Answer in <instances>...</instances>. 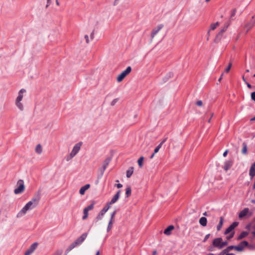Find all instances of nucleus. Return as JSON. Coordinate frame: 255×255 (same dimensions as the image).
<instances>
[{
    "instance_id": "obj_1",
    "label": "nucleus",
    "mask_w": 255,
    "mask_h": 255,
    "mask_svg": "<svg viewBox=\"0 0 255 255\" xmlns=\"http://www.w3.org/2000/svg\"><path fill=\"white\" fill-rule=\"evenodd\" d=\"M37 206L31 201H29L27 204L22 208V209L17 213L16 217L17 218H20L23 216L29 210H31L35 208Z\"/></svg>"
},
{
    "instance_id": "obj_2",
    "label": "nucleus",
    "mask_w": 255,
    "mask_h": 255,
    "mask_svg": "<svg viewBox=\"0 0 255 255\" xmlns=\"http://www.w3.org/2000/svg\"><path fill=\"white\" fill-rule=\"evenodd\" d=\"M26 92V90L22 89L18 92V95L15 101V105L16 107L20 110H23V104L21 103L23 99V94Z\"/></svg>"
},
{
    "instance_id": "obj_3",
    "label": "nucleus",
    "mask_w": 255,
    "mask_h": 255,
    "mask_svg": "<svg viewBox=\"0 0 255 255\" xmlns=\"http://www.w3.org/2000/svg\"><path fill=\"white\" fill-rule=\"evenodd\" d=\"M26 92V90L22 89L18 92V95L15 101V105L16 107L20 110H23V104L21 103L23 99V94Z\"/></svg>"
},
{
    "instance_id": "obj_4",
    "label": "nucleus",
    "mask_w": 255,
    "mask_h": 255,
    "mask_svg": "<svg viewBox=\"0 0 255 255\" xmlns=\"http://www.w3.org/2000/svg\"><path fill=\"white\" fill-rule=\"evenodd\" d=\"M81 143L78 142L74 145L72 151L66 157V160L67 161L73 158L78 153L81 148Z\"/></svg>"
},
{
    "instance_id": "obj_5",
    "label": "nucleus",
    "mask_w": 255,
    "mask_h": 255,
    "mask_svg": "<svg viewBox=\"0 0 255 255\" xmlns=\"http://www.w3.org/2000/svg\"><path fill=\"white\" fill-rule=\"evenodd\" d=\"M17 186L18 187L14 189V193L15 194L22 193L25 189L23 181L21 179H19L17 182Z\"/></svg>"
},
{
    "instance_id": "obj_6",
    "label": "nucleus",
    "mask_w": 255,
    "mask_h": 255,
    "mask_svg": "<svg viewBox=\"0 0 255 255\" xmlns=\"http://www.w3.org/2000/svg\"><path fill=\"white\" fill-rule=\"evenodd\" d=\"M131 71V68L130 66H128L127 69L123 71L120 75L118 76L117 80L118 82H121L126 76H127Z\"/></svg>"
},
{
    "instance_id": "obj_7",
    "label": "nucleus",
    "mask_w": 255,
    "mask_h": 255,
    "mask_svg": "<svg viewBox=\"0 0 255 255\" xmlns=\"http://www.w3.org/2000/svg\"><path fill=\"white\" fill-rule=\"evenodd\" d=\"M111 160V158L110 157L107 158L103 162L102 167L99 168V170L101 173V176H102L104 174V173L109 164L110 161Z\"/></svg>"
},
{
    "instance_id": "obj_8",
    "label": "nucleus",
    "mask_w": 255,
    "mask_h": 255,
    "mask_svg": "<svg viewBox=\"0 0 255 255\" xmlns=\"http://www.w3.org/2000/svg\"><path fill=\"white\" fill-rule=\"evenodd\" d=\"M41 199V192L40 190H38L36 192L33 198L30 200L32 202L34 203V204L36 205L37 206H38L39 201Z\"/></svg>"
},
{
    "instance_id": "obj_9",
    "label": "nucleus",
    "mask_w": 255,
    "mask_h": 255,
    "mask_svg": "<svg viewBox=\"0 0 255 255\" xmlns=\"http://www.w3.org/2000/svg\"><path fill=\"white\" fill-rule=\"evenodd\" d=\"M222 238H215L213 241V246L214 247L217 248L219 250L222 249Z\"/></svg>"
},
{
    "instance_id": "obj_10",
    "label": "nucleus",
    "mask_w": 255,
    "mask_h": 255,
    "mask_svg": "<svg viewBox=\"0 0 255 255\" xmlns=\"http://www.w3.org/2000/svg\"><path fill=\"white\" fill-rule=\"evenodd\" d=\"M249 243L246 241H242L238 246H236V251L238 252H242L244 248L248 246Z\"/></svg>"
},
{
    "instance_id": "obj_11",
    "label": "nucleus",
    "mask_w": 255,
    "mask_h": 255,
    "mask_svg": "<svg viewBox=\"0 0 255 255\" xmlns=\"http://www.w3.org/2000/svg\"><path fill=\"white\" fill-rule=\"evenodd\" d=\"M110 206L109 205H107L103 208V209L100 211L99 215L97 216L96 219L97 220H100L102 219V217L106 213V212L110 209Z\"/></svg>"
},
{
    "instance_id": "obj_12",
    "label": "nucleus",
    "mask_w": 255,
    "mask_h": 255,
    "mask_svg": "<svg viewBox=\"0 0 255 255\" xmlns=\"http://www.w3.org/2000/svg\"><path fill=\"white\" fill-rule=\"evenodd\" d=\"M239 225V223L237 222H234L225 231V235H227L231 232H233V230Z\"/></svg>"
},
{
    "instance_id": "obj_13",
    "label": "nucleus",
    "mask_w": 255,
    "mask_h": 255,
    "mask_svg": "<svg viewBox=\"0 0 255 255\" xmlns=\"http://www.w3.org/2000/svg\"><path fill=\"white\" fill-rule=\"evenodd\" d=\"M255 24V16H253L252 17V20L247 22L246 24L245 25V27L247 28V31L246 32H248V31L251 29Z\"/></svg>"
},
{
    "instance_id": "obj_14",
    "label": "nucleus",
    "mask_w": 255,
    "mask_h": 255,
    "mask_svg": "<svg viewBox=\"0 0 255 255\" xmlns=\"http://www.w3.org/2000/svg\"><path fill=\"white\" fill-rule=\"evenodd\" d=\"M38 246V244L37 243H34L32 244L29 248L24 253V255H31L36 249Z\"/></svg>"
},
{
    "instance_id": "obj_15",
    "label": "nucleus",
    "mask_w": 255,
    "mask_h": 255,
    "mask_svg": "<svg viewBox=\"0 0 255 255\" xmlns=\"http://www.w3.org/2000/svg\"><path fill=\"white\" fill-rule=\"evenodd\" d=\"M121 190H119L117 193L114 196V197L112 198L110 202H108L107 203L108 205H109L110 206L111 205L115 203L119 199V197L120 196L121 194Z\"/></svg>"
},
{
    "instance_id": "obj_16",
    "label": "nucleus",
    "mask_w": 255,
    "mask_h": 255,
    "mask_svg": "<svg viewBox=\"0 0 255 255\" xmlns=\"http://www.w3.org/2000/svg\"><path fill=\"white\" fill-rule=\"evenodd\" d=\"M88 234L87 233H83L79 238H78L75 242V244L78 245L81 244L87 237Z\"/></svg>"
},
{
    "instance_id": "obj_17",
    "label": "nucleus",
    "mask_w": 255,
    "mask_h": 255,
    "mask_svg": "<svg viewBox=\"0 0 255 255\" xmlns=\"http://www.w3.org/2000/svg\"><path fill=\"white\" fill-rule=\"evenodd\" d=\"M163 27V25H162V24H160L159 25H158L156 27L154 28L153 30H152V32L151 33V38L152 39L154 36L158 32V31L161 29L162 28V27Z\"/></svg>"
},
{
    "instance_id": "obj_18",
    "label": "nucleus",
    "mask_w": 255,
    "mask_h": 255,
    "mask_svg": "<svg viewBox=\"0 0 255 255\" xmlns=\"http://www.w3.org/2000/svg\"><path fill=\"white\" fill-rule=\"evenodd\" d=\"M233 161L232 160H228L226 161L224 163V165L223 166V168L225 171H228L232 166Z\"/></svg>"
},
{
    "instance_id": "obj_19",
    "label": "nucleus",
    "mask_w": 255,
    "mask_h": 255,
    "mask_svg": "<svg viewBox=\"0 0 255 255\" xmlns=\"http://www.w3.org/2000/svg\"><path fill=\"white\" fill-rule=\"evenodd\" d=\"M174 226L173 225L169 226L164 231V234L167 236H169L171 234V231L174 229Z\"/></svg>"
},
{
    "instance_id": "obj_20",
    "label": "nucleus",
    "mask_w": 255,
    "mask_h": 255,
    "mask_svg": "<svg viewBox=\"0 0 255 255\" xmlns=\"http://www.w3.org/2000/svg\"><path fill=\"white\" fill-rule=\"evenodd\" d=\"M249 211V209L248 208H244L242 211H241L239 214V217L240 219L243 218L245 216H246Z\"/></svg>"
},
{
    "instance_id": "obj_21",
    "label": "nucleus",
    "mask_w": 255,
    "mask_h": 255,
    "mask_svg": "<svg viewBox=\"0 0 255 255\" xmlns=\"http://www.w3.org/2000/svg\"><path fill=\"white\" fill-rule=\"evenodd\" d=\"M90 187V185L89 184H86L85 185L82 186L80 190H79V193L81 195H84L85 193V191L87 190Z\"/></svg>"
},
{
    "instance_id": "obj_22",
    "label": "nucleus",
    "mask_w": 255,
    "mask_h": 255,
    "mask_svg": "<svg viewBox=\"0 0 255 255\" xmlns=\"http://www.w3.org/2000/svg\"><path fill=\"white\" fill-rule=\"evenodd\" d=\"M200 224L203 226L205 227L207 225V220L206 217H202L199 220Z\"/></svg>"
},
{
    "instance_id": "obj_23",
    "label": "nucleus",
    "mask_w": 255,
    "mask_h": 255,
    "mask_svg": "<svg viewBox=\"0 0 255 255\" xmlns=\"http://www.w3.org/2000/svg\"><path fill=\"white\" fill-rule=\"evenodd\" d=\"M249 175L251 179H253L255 176V167L252 165L250 169Z\"/></svg>"
},
{
    "instance_id": "obj_24",
    "label": "nucleus",
    "mask_w": 255,
    "mask_h": 255,
    "mask_svg": "<svg viewBox=\"0 0 255 255\" xmlns=\"http://www.w3.org/2000/svg\"><path fill=\"white\" fill-rule=\"evenodd\" d=\"M134 168L133 167H130L126 172V176L127 178H130L133 172Z\"/></svg>"
},
{
    "instance_id": "obj_25",
    "label": "nucleus",
    "mask_w": 255,
    "mask_h": 255,
    "mask_svg": "<svg viewBox=\"0 0 255 255\" xmlns=\"http://www.w3.org/2000/svg\"><path fill=\"white\" fill-rule=\"evenodd\" d=\"M35 151L37 153L39 154H40L42 152L43 150L41 144H38L36 145Z\"/></svg>"
},
{
    "instance_id": "obj_26",
    "label": "nucleus",
    "mask_w": 255,
    "mask_h": 255,
    "mask_svg": "<svg viewBox=\"0 0 255 255\" xmlns=\"http://www.w3.org/2000/svg\"><path fill=\"white\" fill-rule=\"evenodd\" d=\"M248 235V233L245 231L242 232L241 234L239 236L238 238V240H240L245 237H246Z\"/></svg>"
},
{
    "instance_id": "obj_27",
    "label": "nucleus",
    "mask_w": 255,
    "mask_h": 255,
    "mask_svg": "<svg viewBox=\"0 0 255 255\" xmlns=\"http://www.w3.org/2000/svg\"><path fill=\"white\" fill-rule=\"evenodd\" d=\"M223 218L222 217H221L220 218V221H219V224L218 225L217 227V229L218 231H220V229H221L222 226H223Z\"/></svg>"
},
{
    "instance_id": "obj_28",
    "label": "nucleus",
    "mask_w": 255,
    "mask_h": 255,
    "mask_svg": "<svg viewBox=\"0 0 255 255\" xmlns=\"http://www.w3.org/2000/svg\"><path fill=\"white\" fill-rule=\"evenodd\" d=\"M223 34V33H221V31L218 33L215 39V42H218L219 41H220L222 37Z\"/></svg>"
},
{
    "instance_id": "obj_29",
    "label": "nucleus",
    "mask_w": 255,
    "mask_h": 255,
    "mask_svg": "<svg viewBox=\"0 0 255 255\" xmlns=\"http://www.w3.org/2000/svg\"><path fill=\"white\" fill-rule=\"evenodd\" d=\"M242 153L244 154H246L247 153V145L245 142L243 143Z\"/></svg>"
},
{
    "instance_id": "obj_30",
    "label": "nucleus",
    "mask_w": 255,
    "mask_h": 255,
    "mask_svg": "<svg viewBox=\"0 0 255 255\" xmlns=\"http://www.w3.org/2000/svg\"><path fill=\"white\" fill-rule=\"evenodd\" d=\"M219 25V22H216V23H212L211 24V28H210V29L208 31V34H209V32H210V30H215L216 28V27L217 26H218Z\"/></svg>"
},
{
    "instance_id": "obj_31",
    "label": "nucleus",
    "mask_w": 255,
    "mask_h": 255,
    "mask_svg": "<svg viewBox=\"0 0 255 255\" xmlns=\"http://www.w3.org/2000/svg\"><path fill=\"white\" fill-rule=\"evenodd\" d=\"M88 211L87 209H86L85 208L83 210V213H84V215L82 217V219L83 220H86L88 217Z\"/></svg>"
},
{
    "instance_id": "obj_32",
    "label": "nucleus",
    "mask_w": 255,
    "mask_h": 255,
    "mask_svg": "<svg viewBox=\"0 0 255 255\" xmlns=\"http://www.w3.org/2000/svg\"><path fill=\"white\" fill-rule=\"evenodd\" d=\"M114 222V221L111 220L109 222L108 226L107 227V232H109L112 229V228L113 227V224Z\"/></svg>"
},
{
    "instance_id": "obj_33",
    "label": "nucleus",
    "mask_w": 255,
    "mask_h": 255,
    "mask_svg": "<svg viewBox=\"0 0 255 255\" xmlns=\"http://www.w3.org/2000/svg\"><path fill=\"white\" fill-rule=\"evenodd\" d=\"M173 76V73L172 72L168 73L166 76L164 78V80L165 81H167L169 78H171Z\"/></svg>"
},
{
    "instance_id": "obj_34",
    "label": "nucleus",
    "mask_w": 255,
    "mask_h": 255,
    "mask_svg": "<svg viewBox=\"0 0 255 255\" xmlns=\"http://www.w3.org/2000/svg\"><path fill=\"white\" fill-rule=\"evenodd\" d=\"M131 192V188L130 187H127L126 189V194L127 195V197H128L129 196H130Z\"/></svg>"
},
{
    "instance_id": "obj_35",
    "label": "nucleus",
    "mask_w": 255,
    "mask_h": 255,
    "mask_svg": "<svg viewBox=\"0 0 255 255\" xmlns=\"http://www.w3.org/2000/svg\"><path fill=\"white\" fill-rule=\"evenodd\" d=\"M143 159H144V157L143 156L140 157L138 159V161H137L138 164L139 166L140 167H142V165H143L142 162H143Z\"/></svg>"
},
{
    "instance_id": "obj_36",
    "label": "nucleus",
    "mask_w": 255,
    "mask_h": 255,
    "mask_svg": "<svg viewBox=\"0 0 255 255\" xmlns=\"http://www.w3.org/2000/svg\"><path fill=\"white\" fill-rule=\"evenodd\" d=\"M228 252L229 251L227 250V249H224L223 251H222L221 253H219V255H227V254H228Z\"/></svg>"
},
{
    "instance_id": "obj_37",
    "label": "nucleus",
    "mask_w": 255,
    "mask_h": 255,
    "mask_svg": "<svg viewBox=\"0 0 255 255\" xmlns=\"http://www.w3.org/2000/svg\"><path fill=\"white\" fill-rule=\"evenodd\" d=\"M78 245L77 244H75V242H74L73 243H72L69 247V250H71L73 249L74 248H75L76 246Z\"/></svg>"
},
{
    "instance_id": "obj_38",
    "label": "nucleus",
    "mask_w": 255,
    "mask_h": 255,
    "mask_svg": "<svg viewBox=\"0 0 255 255\" xmlns=\"http://www.w3.org/2000/svg\"><path fill=\"white\" fill-rule=\"evenodd\" d=\"M116 213H117L116 210H115L111 213V219H110L111 220L114 221V217H115V215L116 214Z\"/></svg>"
},
{
    "instance_id": "obj_39",
    "label": "nucleus",
    "mask_w": 255,
    "mask_h": 255,
    "mask_svg": "<svg viewBox=\"0 0 255 255\" xmlns=\"http://www.w3.org/2000/svg\"><path fill=\"white\" fill-rule=\"evenodd\" d=\"M227 250L229 251V252H230V251H231V250L234 249L235 250H236V246H229L227 248Z\"/></svg>"
},
{
    "instance_id": "obj_40",
    "label": "nucleus",
    "mask_w": 255,
    "mask_h": 255,
    "mask_svg": "<svg viewBox=\"0 0 255 255\" xmlns=\"http://www.w3.org/2000/svg\"><path fill=\"white\" fill-rule=\"evenodd\" d=\"M234 234H235L234 231L231 232V233H230V234L226 237L227 239L228 240H230L234 237Z\"/></svg>"
},
{
    "instance_id": "obj_41",
    "label": "nucleus",
    "mask_w": 255,
    "mask_h": 255,
    "mask_svg": "<svg viewBox=\"0 0 255 255\" xmlns=\"http://www.w3.org/2000/svg\"><path fill=\"white\" fill-rule=\"evenodd\" d=\"M230 25V23H228L224 27V28L221 30V33H224V32H225L227 28H228V27Z\"/></svg>"
},
{
    "instance_id": "obj_42",
    "label": "nucleus",
    "mask_w": 255,
    "mask_h": 255,
    "mask_svg": "<svg viewBox=\"0 0 255 255\" xmlns=\"http://www.w3.org/2000/svg\"><path fill=\"white\" fill-rule=\"evenodd\" d=\"M94 208V204H91L88 206L87 207L85 208L86 209H87L88 211L91 210Z\"/></svg>"
},
{
    "instance_id": "obj_43",
    "label": "nucleus",
    "mask_w": 255,
    "mask_h": 255,
    "mask_svg": "<svg viewBox=\"0 0 255 255\" xmlns=\"http://www.w3.org/2000/svg\"><path fill=\"white\" fill-rule=\"evenodd\" d=\"M161 144H159L155 149H154V153H156L158 152L160 148L161 147Z\"/></svg>"
},
{
    "instance_id": "obj_44",
    "label": "nucleus",
    "mask_w": 255,
    "mask_h": 255,
    "mask_svg": "<svg viewBox=\"0 0 255 255\" xmlns=\"http://www.w3.org/2000/svg\"><path fill=\"white\" fill-rule=\"evenodd\" d=\"M231 67H232V63H230L228 66L225 69V72L226 73H228L230 71Z\"/></svg>"
},
{
    "instance_id": "obj_45",
    "label": "nucleus",
    "mask_w": 255,
    "mask_h": 255,
    "mask_svg": "<svg viewBox=\"0 0 255 255\" xmlns=\"http://www.w3.org/2000/svg\"><path fill=\"white\" fill-rule=\"evenodd\" d=\"M118 99H114L111 103V105L113 106H114L116 103L118 102Z\"/></svg>"
},
{
    "instance_id": "obj_46",
    "label": "nucleus",
    "mask_w": 255,
    "mask_h": 255,
    "mask_svg": "<svg viewBox=\"0 0 255 255\" xmlns=\"http://www.w3.org/2000/svg\"><path fill=\"white\" fill-rule=\"evenodd\" d=\"M196 104L198 106L201 107L203 105V103L202 101L199 100L196 102Z\"/></svg>"
},
{
    "instance_id": "obj_47",
    "label": "nucleus",
    "mask_w": 255,
    "mask_h": 255,
    "mask_svg": "<svg viewBox=\"0 0 255 255\" xmlns=\"http://www.w3.org/2000/svg\"><path fill=\"white\" fill-rule=\"evenodd\" d=\"M236 12V9H234L232 10V13H231V18H232L233 16H234L235 15Z\"/></svg>"
},
{
    "instance_id": "obj_48",
    "label": "nucleus",
    "mask_w": 255,
    "mask_h": 255,
    "mask_svg": "<svg viewBox=\"0 0 255 255\" xmlns=\"http://www.w3.org/2000/svg\"><path fill=\"white\" fill-rule=\"evenodd\" d=\"M228 244V242H227V241H225V242H223L222 241V249L225 247V246H227Z\"/></svg>"
},
{
    "instance_id": "obj_49",
    "label": "nucleus",
    "mask_w": 255,
    "mask_h": 255,
    "mask_svg": "<svg viewBox=\"0 0 255 255\" xmlns=\"http://www.w3.org/2000/svg\"><path fill=\"white\" fill-rule=\"evenodd\" d=\"M251 98L252 100L255 101V92L252 93Z\"/></svg>"
},
{
    "instance_id": "obj_50",
    "label": "nucleus",
    "mask_w": 255,
    "mask_h": 255,
    "mask_svg": "<svg viewBox=\"0 0 255 255\" xmlns=\"http://www.w3.org/2000/svg\"><path fill=\"white\" fill-rule=\"evenodd\" d=\"M210 236V234H208L206 235L205 236V238L203 240V242H205L208 240V239L209 238Z\"/></svg>"
},
{
    "instance_id": "obj_51",
    "label": "nucleus",
    "mask_w": 255,
    "mask_h": 255,
    "mask_svg": "<svg viewBox=\"0 0 255 255\" xmlns=\"http://www.w3.org/2000/svg\"><path fill=\"white\" fill-rule=\"evenodd\" d=\"M84 37H85V38L86 39V43L87 44H88L89 43V42H90L88 35H85Z\"/></svg>"
},
{
    "instance_id": "obj_52",
    "label": "nucleus",
    "mask_w": 255,
    "mask_h": 255,
    "mask_svg": "<svg viewBox=\"0 0 255 255\" xmlns=\"http://www.w3.org/2000/svg\"><path fill=\"white\" fill-rule=\"evenodd\" d=\"M95 30H93L90 34V38L91 39H93L94 38Z\"/></svg>"
},
{
    "instance_id": "obj_53",
    "label": "nucleus",
    "mask_w": 255,
    "mask_h": 255,
    "mask_svg": "<svg viewBox=\"0 0 255 255\" xmlns=\"http://www.w3.org/2000/svg\"><path fill=\"white\" fill-rule=\"evenodd\" d=\"M51 3V0H47V4L45 6V8H47L49 6V5Z\"/></svg>"
},
{
    "instance_id": "obj_54",
    "label": "nucleus",
    "mask_w": 255,
    "mask_h": 255,
    "mask_svg": "<svg viewBox=\"0 0 255 255\" xmlns=\"http://www.w3.org/2000/svg\"><path fill=\"white\" fill-rule=\"evenodd\" d=\"M118 188H121L123 187V185L121 183H118L115 185Z\"/></svg>"
},
{
    "instance_id": "obj_55",
    "label": "nucleus",
    "mask_w": 255,
    "mask_h": 255,
    "mask_svg": "<svg viewBox=\"0 0 255 255\" xmlns=\"http://www.w3.org/2000/svg\"><path fill=\"white\" fill-rule=\"evenodd\" d=\"M228 153V150L227 149L223 153V156L226 157L227 156Z\"/></svg>"
},
{
    "instance_id": "obj_56",
    "label": "nucleus",
    "mask_w": 255,
    "mask_h": 255,
    "mask_svg": "<svg viewBox=\"0 0 255 255\" xmlns=\"http://www.w3.org/2000/svg\"><path fill=\"white\" fill-rule=\"evenodd\" d=\"M167 138L166 137L164 139H163L162 140V141L159 143V144H161V146L162 145V144L166 141V140H167Z\"/></svg>"
},
{
    "instance_id": "obj_57",
    "label": "nucleus",
    "mask_w": 255,
    "mask_h": 255,
    "mask_svg": "<svg viewBox=\"0 0 255 255\" xmlns=\"http://www.w3.org/2000/svg\"><path fill=\"white\" fill-rule=\"evenodd\" d=\"M214 247L213 246L212 247H210L209 248V251H211V252H212L214 251Z\"/></svg>"
},
{
    "instance_id": "obj_58",
    "label": "nucleus",
    "mask_w": 255,
    "mask_h": 255,
    "mask_svg": "<svg viewBox=\"0 0 255 255\" xmlns=\"http://www.w3.org/2000/svg\"><path fill=\"white\" fill-rule=\"evenodd\" d=\"M223 74H223V73H222V74H221V77H220V78L218 79V81H219V82H220L221 81V80H222V77H223Z\"/></svg>"
},
{
    "instance_id": "obj_59",
    "label": "nucleus",
    "mask_w": 255,
    "mask_h": 255,
    "mask_svg": "<svg viewBox=\"0 0 255 255\" xmlns=\"http://www.w3.org/2000/svg\"><path fill=\"white\" fill-rule=\"evenodd\" d=\"M246 83L247 84V86L248 88H251L252 87V86L248 82H246Z\"/></svg>"
},
{
    "instance_id": "obj_60",
    "label": "nucleus",
    "mask_w": 255,
    "mask_h": 255,
    "mask_svg": "<svg viewBox=\"0 0 255 255\" xmlns=\"http://www.w3.org/2000/svg\"><path fill=\"white\" fill-rule=\"evenodd\" d=\"M157 254V252L156 250H154L152 252V255H156Z\"/></svg>"
},
{
    "instance_id": "obj_61",
    "label": "nucleus",
    "mask_w": 255,
    "mask_h": 255,
    "mask_svg": "<svg viewBox=\"0 0 255 255\" xmlns=\"http://www.w3.org/2000/svg\"><path fill=\"white\" fill-rule=\"evenodd\" d=\"M54 255H61V253H60V252H57Z\"/></svg>"
},
{
    "instance_id": "obj_62",
    "label": "nucleus",
    "mask_w": 255,
    "mask_h": 255,
    "mask_svg": "<svg viewBox=\"0 0 255 255\" xmlns=\"http://www.w3.org/2000/svg\"><path fill=\"white\" fill-rule=\"evenodd\" d=\"M251 121H255V116L251 119Z\"/></svg>"
},
{
    "instance_id": "obj_63",
    "label": "nucleus",
    "mask_w": 255,
    "mask_h": 255,
    "mask_svg": "<svg viewBox=\"0 0 255 255\" xmlns=\"http://www.w3.org/2000/svg\"><path fill=\"white\" fill-rule=\"evenodd\" d=\"M227 255H235V254L233 253H230L229 252H228Z\"/></svg>"
},
{
    "instance_id": "obj_64",
    "label": "nucleus",
    "mask_w": 255,
    "mask_h": 255,
    "mask_svg": "<svg viewBox=\"0 0 255 255\" xmlns=\"http://www.w3.org/2000/svg\"><path fill=\"white\" fill-rule=\"evenodd\" d=\"M252 228L255 230V223L252 226Z\"/></svg>"
}]
</instances>
